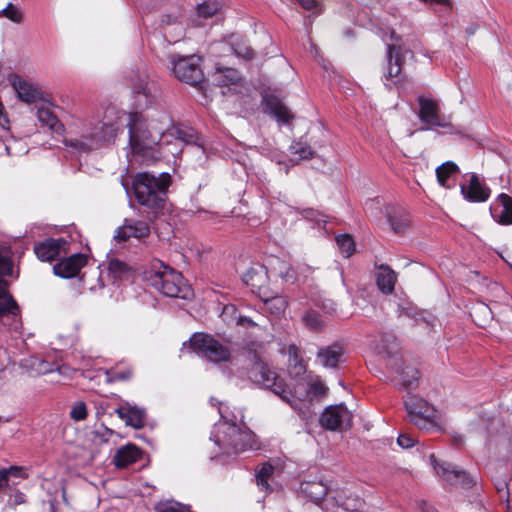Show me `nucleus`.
I'll return each instance as SVG.
<instances>
[{
  "label": "nucleus",
  "instance_id": "1",
  "mask_svg": "<svg viewBox=\"0 0 512 512\" xmlns=\"http://www.w3.org/2000/svg\"><path fill=\"white\" fill-rule=\"evenodd\" d=\"M169 122V118L164 115L163 125L168 126ZM127 127L133 154L141 157L146 163L168 154H204L201 145H192V131H186L178 126L171 125L166 129L156 127L153 121L148 122L142 114L134 112L128 115Z\"/></svg>",
  "mask_w": 512,
  "mask_h": 512
},
{
  "label": "nucleus",
  "instance_id": "2",
  "mask_svg": "<svg viewBox=\"0 0 512 512\" xmlns=\"http://www.w3.org/2000/svg\"><path fill=\"white\" fill-rule=\"evenodd\" d=\"M64 138L65 147L73 154H86L112 141L119 130L116 122L96 119H77Z\"/></svg>",
  "mask_w": 512,
  "mask_h": 512
},
{
  "label": "nucleus",
  "instance_id": "3",
  "mask_svg": "<svg viewBox=\"0 0 512 512\" xmlns=\"http://www.w3.org/2000/svg\"><path fill=\"white\" fill-rule=\"evenodd\" d=\"M211 403L219 405L218 412L221 418L214 426L211 439L223 454L233 456L248 450L259 449V443L254 433L247 427L237 426L234 422L236 416L230 417L226 405L220 402L214 403V398H211Z\"/></svg>",
  "mask_w": 512,
  "mask_h": 512
},
{
  "label": "nucleus",
  "instance_id": "4",
  "mask_svg": "<svg viewBox=\"0 0 512 512\" xmlns=\"http://www.w3.org/2000/svg\"><path fill=\"white\" fill-rule=\"evenodd\" d=\"M262 345L259 342H252L242 348L245 358L251 363L247 372L248 378L255 384L270 389L293 409L299 407V403L291 397L292 391L261 359L259 351Z\"/></svg>",
  "mask_w": 512,
  "mask_h": 512
},
{
  "label": "nucleus",
  "instance_id": "5",
  "mask_svg": "<svg viewBox=\"0 0 512 512\" xmlns=\"http://www.w3.org/2000/svg\"><path fill=\"white\" fill-rule=\"evenodd\" d=\"M170 184L171 176L168 173L155 175L150 172H142L133 178L132 190L135 199L141 206L157 212L165 207Z\"/></svg>",
  "mask_w": 512,
  "mask_h": 512
},
{
  "label": "nucleus",
  "instance_id": "6",
  "mask_svg": "<svg viewBox=\"0 0 512 512\" xmlns=\"http://www.w3.org/2000/svg\"><path fill=\"white\" fill-rule=\"evenodd\" d=\"M145 277L151 286L168 297L188 299L192 295V290L182 274L162 261H153L145 272Z\"/></svg>",
  "mask_w": 512,
  "mask_h": 512
},
{
  "label": "nucleus",
  "instance_id": "7",
  "mask_svg": "<svg viewBox=\"0 0 512 512\" xmlns=\"http://www.w3.org/2000/svg\"><path fill=\"white\" fill-rule=\"evenodd\" d=\"M404 405L409 421L420 430L434 431L441 428L440 415L437 410L423 398L407 394Z\"/></svg>",
  "mask_w": 512,
  "mask_h": 512
},
{
  "label": "nucleus",
  "instance_id": "8",
  "mask_svg": "<svg viewBox=\"0 0 512 512\" xmlns=\"http://www.w3.org/2000/svg\"><path fill=\"white\" fill-rule=\"evenodd\" d=\"M386 366L392 376V380L400 389L413 388L419 378L418 370L407 364L399 354V345L393 340L391 348H386Z\"/></svg>",
  "mask_w": 512,
  "mask_h": 512
},
{
  "label": "nucleus",
  "instance_id": "9",
  "mask_svg": "<svg viewBox=\"0 0 512 512\" xmlns=\"http://www.w3.org/2000/svg\"><path fill=\"white\" fill-rule=\"evenodd\" d=\"M189 344L199 357L209 362H227L231 358L230 349L210 334L195 333L190 338Z\"/></svg>",
  "mask_w": 512,
  "mask_h": 512
},
{
  "label": "nucleus",
  "instance_id": "10",
  "mask_svg": "<svg viewBox=\"0 0 512 512\" xmlns=\"http://www.w3.org/2000/svg\"><path fill=\"white\" fill-rule=\"evenodd\" d=\"M200 61L201 58L196 55L174 57L171 59L172 73L182 82L197 85L204 77Z\"/></svg>",
  "mask_w": 512,
  "mask_h": 512
},
{
  "label": "nucleus",
  "instance_id": "11",
  "mask_svg": "<svg viewBox=\"0 0 512 512\" xmlns=\"http://www.w3.org/2000/svg\"><path fill=\"white\" fill-rule=\"evenodd\" d=\"M327 390V386L318 377L309 382L301 380L296 383L293 389H291V397L296 400V403H299V407L296 410L302 415V418H307L302 408L306 406L308 398L322 397L327 393Z\"/></svg>",
  "mask_w": 512,
  "mask_h": 512
},
{
  "label": "nucleus",
  "instance_id": "12",
  "mask_svg": "<svg viewBox=\"0 0 512 512\" xmlns=\"http://www.w3.org/2000/svg\"><path fill=\"white\" fill-rule=\"evenodd\" d=\"M461 195L472 203L485 202L490 197V189L476 173H466L459 184Z\"/></svg>",
  "mask_w": 512,
  "mask_h": 512
},
{
  "label": "nucleus",
  "instance_id": "13",
  "mask_svg": "<svg viewBox=\"0 0 512 512\" xmlns=\"http://www.w3.org/2000/svg\"><path fill=\"white\" fill-rule=\"evenodd\" d=\"M320 423L328 430L349 429L352 425V414L343 404L332 405L323 411Z\"/></svg>",
  "mask_w": 512,
  "mask_h": 512
},
{
  "label": "nucleus",
  "instance_id": "14",
  "mask_svg": "<svg viewBox=\"0 0 512 512\" xmlns=\"http://www.w3.org/2000/svg\"><path fill=\"white\" fill-rule=\"evenodd\" d=\"M419 118L429 127H448L449 123L441 116L440 107L432 98L419 97Z\"/></svg>",
  "mask_w": 512,
  "mask_h": 512
},
{
  "label": "nucleus",
  "instance_id": "15",
  "mask_svg": "<svg viewBox=\"0 0 512 512\" xmlns=\"http://www.w3.org/2000/svg\"><path fill=\"white\" fill-rule=\"evenodd\" d=\"M150 233L151 229L148 222L137 219H125L123 225L116 230L114 238L118 242H124L130 238L144 240Z\"/></svg>",
  "mask_w": 512,
  "mask_h": 512
},
{
  "label": "nucleus",
  "instance_id": "16",
  "mask_svg": "<svg viewBox=\"0 0 512 512\" xmlns=\"http://www.w3.org/2000/svg\"><path fill=\"white\" fill-rule=\"evenodd\" d=\"M68 242L64 238H47L34 246L37 258L42 262H52L66 250Z\"/></svg>",
  "mask_w": 512,
  "mask_h": 512
},
{
  "label": "nucleus",
  "instance_id": "17",
  "mask_svg": "<svg viewBox=\"0 0 512 512\" xmlns=\"http://www.w3.org/2000/svg\"><path fill=\"white\" fill-rule=\"evenodd\" d=\"M431 463L434 467L436 474L448 485L455 486L458 483L456 478H461L462 483H472L473 478L464 470H459L451 464L445 462H438L434 454L430 455Z\"/></svg>",
  "mask_w": 512,
  "mask_h": 512
},
{
  "label": "nucleus",
  "instance_id": "18",
  "mask_svg": "<svg viewBox=\"0 0 512 512\" xmlns=\"http://www.w3.org/2000/svg\"><path fill=\"white\" fill-rule=\"evenodd\" d=\"M8 81L17 94V97L25 103H35L42 98L41 91L31 82L17 74H10Z\"/></svg>",
  "mask_w": 512,
  "mask_h": 512
},
{
  "label": "nucleus",
  "instance_id": "19",
  "mask_svg": "<svg viewBox=\"0 0 512 512\" xmlns=\"http://www.w3.org/2000/svg\"><path fill=\"white\" fill-rule=\"evenodd\" d=\"M133 92L135 93L137 108L140 109L147 108L154 103L158 97L157 85L147 78L139 79L133 85Z\"/></svg>",
  "mask_w": 512,
  "mask_h": 512
},
{
  "label": "nucleus",
  "instance_id": "20",
  "mask_svg": "<svg viewBox=\"0 0 512 512\" xmlns=\"http://www.w3.org/2000/svg\"><path fill=\"white\" fill-rule=\"evenodd\" d=\"M115 413L125 421L127 426L140 429L145 425L146 411L135 404L124 402L115 409Z\"/></svg>",
  "mask_w": 512,
  "mask_h": 512
},
{
  "label": "nucleus",
  "instance_id": "21",
  "mask_svg": "<svg viewBox=\"0 0 512 512\" xmlns=\"http://www.w3.org/2000/svg\"><path fill=\"white\" fill-rule=\"evenodd\" d=\"M492 218L499 224L512 225V198L501 193L490 206Z\"/></svg>",
  "mask_w": 512,
  "mask_h": 512
},
{
  "label": "nucleus",
  "instance_id": "22",
  "mask_svg": "<svg viewBox=\"0 0 512 512\" xmlns=\"http://www.w3.org/2000/svg\"><path fill=\"white\" fill-rule=\"evenodd\" d=\"M87 258L81 253H76L54 265L55 275L62 278L75 277L80 269L86 264Z\"/></svg>",
  "mask_w": 512,
  "mask_h": 512
},
{
  "label": "nucleus",
  "instance_id": "23",
  "mask_svg": "<svg viewBox=\"0 0 512 512\" xmlns=\"http://www.w3.org/2000/svg\"><path fill=\"white\" fill-rule=\"evenodd\" d=\"M388 68L385 77L387 79L397 78L402 69V58L406 54L412 56V52L407 49H402L400 45L396 43L388 44Z\"/></svg>",
  "mask_w": 512,
  "mask_h": 512
},
{
  "label": "nucleus",
  "instance_id": "24",
  "mask_svg": "<svg viewBox=\"0 0 512 512\" xmlns=\"http://www.w3.org/2000/svg\"><path fill=\"white\" fill-rule=\"evenodd\" d=\"M269 271L275 276L280 277L286 283L298 281V273L286 261L278 257H270L267 261Z\"/></svg>",
  "mask_w": 512,
  "mask_h": 512
},
{
  "label": "nucleus",
  "instance_id": "25",
  "mask_svg": "<svg viewBox=\"0 0 512 512\" xmlns=\"http://www.w3.org/2000/svg\"><path fill=\"white\" fill-rule=\"evenodd\" d=\"M141 457L142 451L135 444H127L116 451L113 463L117 468H125L139 461Z\"/></svg>",
  "mask_w": 512,
  "mask_h": 512
},
{
  "label": "nucleus",
  "instance_id": "26",
  "mask_svg": "<svg viewBox=\"0 0 512 512\" xmlns=\"http://www.w3.org/2000/svg\"><path fill=\"white\" fill-rule=\"evenodd\" d=\"M19 311V306L13 297L6 290H0V320L11 315L14 318L11 328L15 331L21 326L20 320L16 319Z\"/></svg>",
  "mask_w": 512,
  "mask_h": 512
},
{
  "label": "nucleus",
  "instance_id": "27",
  "mask_svg": "<svg viewBox=\"0 0 512 512\" xmlns=\"http://www.w3.org/2000/svg\"><path fill=\"white\" fill-rule=\"evenodd\" d=\"M265 112L272 115L279 123L288 124L293 115L291 111L276 97L265 98Z\"/></svg>",
  "mask_w": 512,
  "mask_h": 512
},
{
  "label": "nucleus",
  "instance_id": "28",
  "mask_svg": "<svg viewBox=\"0 0 512 512\" xmlns=\"http://www.w3.org/2000/svg\"><path fill=\"white\" fill-rule=\"evenodd\" d=\"M269 272V265L256 264L243 274V281L253 289H260L266 284Z\"/></svg>",
  "mask_w": 512,
  "mask_h": 512
},
{
  "label": "nucleus",
  "instance_id": "29",
  "mask_svg": "<svg viewBox=\"0 0 512 512\" xmlns=\"http://www.w3.org/2000/svg\"><path fill=\"white\" fill-rule=\"evenodd\" d=\"M376 284L384 294L393 292L397 281L396 273L388 265H380L375 273Z\"/></svg>",
  "mask_w": 512,
  "mask_h": 512
},
{
  "label": "nucleus",
  "instance_id": "30",
  "mask_svg": "<svg viewBox=\"0 0 512 512\" xmlns=\"http://www.w3.org/2000/svg\"><path fill=\"white\" fill-rule=\"evenodd\" d=\"M459 171L458 166L453 161H447L436 168V177L438 183L446 188L454 187V178Z\"/></svg>",
  "mask_w": 512,
  "mask_h": 512
},
{
  "label": "nucleus",
  "instance_id": "31",
  "mask_svg": "<svg viewBox=\"0 0 512 512\" xmlns=\"http://www.w3.org/2000/svg\"><path fill=\"white\" fill-rule=\"evenodd\" d=\"M228 44L236 57L240 59L251 60L255 55L254 50L248 45L247 39L242 35H231Z\"/></svg>",
  "mask_w": 512,
  "mask_h": 512
},
{
  "label": "nucleus",
  "instance_id": "32",
  "mask_svg": "<svg viewBox=\"0 0 512 512\" xmlns=\"http://www.w3.org/2000/svg\"><path fill=\"white\" fill-rule=\"evenodd\" d=\"M36 116L38 121L52 132L60 134L64 131L63 124L50 109L40 107L36 111Z\"/></svg>",
  "mask_w": 512,
  "mask_h": 512
},
{
  "label": "nucleus",
  "instance_id": "33",
  "mask_svg": "<svg viewBox=\"0 0 512 512\" xmlns=\"http://www.w3.org/2000/svg\"><path fill=\"white\" fill-rule=\"evenodd\" d=\"M388 222L396 234H403L410 226V217L404 210H393L387 214Z\"/></svg>",
  "mask_w": 512,
  "mask_h": 512
},
{
  "label": "nucleus",
  "instance_id": "34",
  "mask_svg": "<svg viewBox=\"0 0 512 512\" xmlns=\"http://www.w3.org/2000/svg\"><path fill=\"white\" fill-rule=\"evenodd\" d=\"M341 356L342 350L338 346L321 348L317 354L318 360L326 368H336Z\"/></svg>",
  "mask_w": 512,
  "mask_h": 512
},
{
  "label": "nucleus",
  "instance_id": "35",
  "mask_svg": "<svg viewBox=\"0 0 512 512\" xmlns=\"http://www.w3.org/2000/svg\"><path fill=\"white\" fill-rule=\"evenodd\" d=\"M239 80L240 73L233 68H217L213 74V82L220 87L236 84Z\"/></svg>",
  "mask_w": 512,
  "mask_h": 512
},
{
  "label": "nucleus",
  "instance_id": "36",
  "mask_svg": "<svg viewBox=\"0 0 512 512\" xmlns=\"http://www.w3.org/2000/svg\"><path fill=\"white\" fill-rule=\"evenodd\" d=\"M108 272L114 280L128 279L132 274L131 267L117 258L108 260Z\"/></svg>",
  "mask_w": 512,
  "mask_h": 512
},
{
  "label": "nucleus",
  "instance_id": "37",
  "mask_svg": "<svg viewBox=\"0 0 512 512\" xmlns=\"http://www.w3.org/2000/svg\"><path fill=\"white\" fill-rule=\"evenodd\" d=\"M302 493L311 501L318 502L327 493V488L322 482H306L301 485Z\"/></svg>",
  "mask_w": 512,
  "mask_h": 512
},
{
  "label": "nucleus",
  "instance_id": "38",
  "mask_svg": "<svg viewBox=\"0 0 512 512\" xmlns=\"http://www.w3.org/2000/svg\"><path fill=\"white\" fill-rule=\"evenodd\" d=\"M104 375L107 383L126 381L132 377L133 370L130 366L116 365L111 369L105 370Z\"/></svg>",
  "mask_w": 512,
  "mask_h": 512
},
{
  "label": "nucleus",
  "instance_id": "39",
  "mask_svg": "<svg viewBox=\"0 0 512 512\" xmlns=\"http://www.w3.org/2000/svg\"><path fill=\"white\" fill-rule=\"evenodd\" d=\"M264 305L272 315L280 316L288 306V299L283 295H275L264 299Z\"/></svg>",
  "mask_w": 512,
  "mask_h": 512
},
{
  "label": "nucleus",
  "instance_id": "40",
  "mask_svg": "<svg viewBox=\"0 0 512 512\" xmlns=\"http://www.w3.org/2000/svg\"><path fill=\"white\" fill-rule=\"evenodd\" d=\"M2 147L5 153L11 156L21 155L27 152L26 144L13 136L6 137L2 142Z\"/></svg>",
  "mask_w": 512,
  "mask_h": 512
},
{
  "label": "nucleus",
  "instance_id": "41",
  "mask_svg": "<svg viewBox=\"0 0 512 512\" xmlns=\"http://www.w3.org/2000/svg\"><path fill=\"white\" fill-rule=\"evenodd\" d=\"M302 320L305 326L311 331H319L324 325L321 315L314 310L306 311L303 314Z\"/></svg>",
  "mask_w": 512,
  "mask_h": 512
},
{
  "label": "nucleus",
  "instance_id": "42",
  "mask_svg": "<svg viewBox=\"0 0 512 512\" xmlns=\"http://www.w3.org/2000/svg\"><path fill=\"white\" fill-rule=\"evenodd\" d=\"M30 368L34 375H45L55 371V363H50L45 359L35 358L31 360Z\"/></svg>",
  "mask_w": 512,
  "mask_h": 512
},
{
  "label": "nucleus",
  "instance_id": "43",
  "mask_svg": "<svg viewBox=\"0 0 512 512\" xmlns=\"http://www.w3.org/2000/svg\"><path fill=\"white\" fill-rule=\"evenodd\" d=\"M273 474V466L269 463H265L261 466L260 469L256 472V481L257 485L265 491H268L270 489V486L268 484V479Z\"/></svg>",
  "mask_w": 512,
  "mask_h": 512
},
{
  "label": "nucleus",
  "instance_id": "44",
  "mask_svg": "<svg viewBox=\"0 0 512 512\" xmlns=\"http://www.w3.org/2000/svg\"><path fill=\"white\" fill-rule=\"evenodd\" d=\"M220 9V4L216 1H207L198 5L196 16L199 19H207L215 15Z\"/></svg>",
  "mask_w": 512,
  "mask_h": 512
},
{
  "label": "nucleus",
  "instance_id": "45",
  "mask_svg": "<svg viewBox=\"0 0 512 512\" xmlns=\"http://www.w3.org/2000/svg\"><path fill=\"white\" fill-rule=\"evenodd\" d=\"M336 243L339 248V251L345 258H348L353 254L355 250V244L350 235L343 234L337 236Z\"/></svg>",
  "mask_w": 512,
  "mask_h": 512
},
{
  "label": "nucleus",
  "instance_id": "46",
  "mask_svg": "<svg viewBox=\"0 0 512 512\" xmlns=\"http://www.w3.org/2000/svg\"><path fill=\"white\" fill-rule=\"evenodd\" d=\"M69 416L75 422L85 420L88 416V410H87L86 403L83 401H76L71 406Z\"/></svg>",
  "mask_w": 512,
  "mask_h": 512
},
{
  "label": "nucleus",
  "instance_id": "47",
  "mask_svg": "<svg viewBox=\"0 0 512 512\" xmlns=\"http://www.w3.org/2000/svg\"><path fill=\"white\" fill-rule=\"evenodd\" d=\"M290 152L294 155H298V159H309L313 156V151L310 146L306 143L293 142L290 145Z\"/></svg>",
  "mask_w": 512,
  "mask_h": 512
},
{
  "label": "nucleus",
  "instance_id": "48",
  "mask_svg": "<svg viewBox=\"0 0 512 512\" xmlns=\"http://www.w3.org/2000/svg\"><path fill=\"white\" fill-rule=\"evenodd\" d=\"M157 512H191L188 506L175 501L161 502L156 506Z\"/></svg>",
  "mask_w": 512,
  "mask_h": 512
},
{
  "label": "nucleus",
  "instance_id": "49",
  "mask_svg": "<svg viewBox=\"0 0 512 512\" xmlns=\"http://www.w3.org/2000/svg\"><path fill=\"white\" fill-rule=\"evenodd\" d=\"M0 16H4L14 23H20L23 19L21 10L11 3L0 11Z\"/></svg>",
  "mask_w": 512,
  "mask_h": 512
},
{
  "label": "nucleus",
  "instance_id": "50",
  "mask_svg": "<svg viewBox=\"0 0 512 512\" xmlns=\"http://www.w3.org/2000/svg\"><path fill=\"white\" fill-rule=\"evenodd\" d=\"M1 471L5 474L6 485H8V478L10 476L22 479L28 478L27 469L22 466H10L8 468H1Z\"/></svg>",
  "mask_w": 512,
  "mask_h": 512
},
{
  "label": "nucleus",
  "instance_id": "51",
  "mask_svg": "<svg viewBox=\"0 0 512 512\" xmlns=\"http://www.w3.org/2000/svg\"><path fill=\"white\" fill-rule=\"evenodd\" d=\"M12 270L13 265L9 256V252L6 250H0V274L11 275Z\"/></svg>",
  "mask_w": 512,
  "mask_h": 512
},
{
  "label": "nucleus",
  "instance_id": "52",
  "mask_svg": "<svg viewBox=\"0 0 512 512\" xmlns=\"http://www.w3.org/2000/svg\"><path fill=\"white\" fill-rule=\"evenodd\" d=\"M113 434L114 431L112 429L103 425L94 431V437L102 443L108 442Z\"/></svg>",
  "mask_w": 512,
  "mask_h": 512
},
{
  "label": "nucleus",
  "instance_id": "53",
  "mask_svg": "<svg viewBox=\"0 0 512 512\" xmlns=\"http://www.w3.org/2000/svg\"><path fill=\"white\" fill-rule=\"evenodd\" d=\"M397 443L400 447L408 449L414 446L415 440L410 435L402 433L398 436Z\"/></svg>",
  "mask_w": 512,
  "mask_h": 512
},
{
  "label": "nucleus",
  "instance_id": "54",
  "mask_svg": "<svg viewBox=\"0 0 512 512\" xmlns=\"http://www.w3.org/2000/svg\"><path fill=\"white\" fill-rule=\"evenodd\" d=\"M162 23H166L167 26L175 25V30H177L176 37L179 38L183 35V27L181 23H178L176 18H172L171 16H166L165 19L162 20Z\"/></svg>",
  "mask_w": 512,
  "mask_h": 512
},
{
  "label": "nucleus",
  "instance_id": "55",
  "mask_svg": "<svg viewBox=\"0 0 512 512\" xmlns=\"http://www.w3.org/2000/svg\"><path fill=\"white\" fill-rule=\"evenodd\" d=\"M55 371H57L60 375L71 378L76 369H72L66 365H59L55 363Z\"/></svg>",
  "mask_w": 512,
  "mask_h": 512
},
{
  "label": "nucleus",
  "instance_id": "56",
  "mask_svg": "<svg viewBox=\"0 0 512 512\" xmlns=\"http://www.w3.org/2000/svg\"><path fill=\"white\" fill-rule=\"evenodd\" d=\"M26 502V496L24 493L17 491L10 498V505L15 507L17 505L24 504Z\"/></svg>",
  "mask_w": 512,
  "mask_h": 512
},
{
  "label": "nucleus",
  "instance_id": "57",
  "mask_svg": "<svg viewBox=\"0 0 512 512\" xmlns=\"http://www.w3.org/2000/svg\"><path fill=\"white\" fill-rule=\"evenodd\" d=\"M304 217H306L307 219L309 220H315L317 222H320V221H323L325 222L324 219H320L319 217L323 218L324 216L321 215L320 213L314 211L313 209H307L304 211Z\"/></svg>",
  "mask_w": 512,
  "mask_h": 512
},
{
  "label": "nucleus",
  "instance_id": "58",
  "mask_svg": "<svg viewBox=\"0 0 512 512\" xmlns=\"http://www.w3.org/2000/svg\"><path fill=\"white\" fill-rule=\"evenodd\" d=\"M299 4L306 10H312L317 6L315 0H297Z\"/></svg>",
  "mask_w": 512,
  "mask_h": 512
},
{
  "label": "nucleus",
  "instance_id": "59",
  "mask_svg": "<svg viewBox=\"0 0 512 512\" xmlns=\"http://www.w3.org/2000/svg\"><path fill=\"white\" fill-rule=\"evenodd\" d=\"M287 352L291 358H293L295 361L298 359V353L299 349L296 345L291 344L287 348Z\"/></svg>",
  "mask_w": 512,
  "mask_h": 512
},
{
  "label": "nucleus",
  "instance_id": "60",
  "mask_svg": "<svg viewBox=\"0 0 512 512\" xmlns=\"http://www.w3.org/2000/svg\"><path fill=\"white\" fill-rule=\"evenodd\" d=\"M240 325H247V326H256L257 324L249 317L246 316H240L237 321Z\"/></svg>",
  "mask_w": 512,
  "mask_h": 512
},
{
  "label": "nucleus",
  "instance_id": "61",
  "mask_svg": "<svg viewBox=\"0 0 512 512\" xmlns=\"http://www.w3.org/2000/svg\"><path fill=\"white\" fill-rule=\"evenodd\" d=\"M456 480H458V483L455 484V487H461V488H469L475 483L474 480L472 483H462L461 478H456Z\"/></svg>",
  "mask_w": 512,
  "mask_h": 512
},
{
  "label": "nucleus",
  "instance_id": "62",
  "mask_svg": "<svg viewBox=\"0 0 512 512\" xmlns=\"http://www.w3.org/2000/svg\"><path fill=\"white\" fill-rule=\"evenodd\" d=\"M496 488L497 490L500 492V491H503L504 489L507 488V483L505 481H501L499 483L496 484Z\"/></svg>",
  "mask_w": 512,
  "mask_h": 512
},
{
  "label": "nucleus",
  "instance_id": "63",
  "mask_svg": "<svg viewBox=\"0 0 512 512\" xmlns=\"http://www.w3.org/2000/svg\"><path fill=\"white\" fill-rule=\"evenodd\" d=\"M423 512H436V510L433 507H426L423 509Z\"/></svg>",
  "mask_w": 512,
  "mask_h": 512
},
{
  "label": "nucleus",
  "instance_id": "64",
  "mask_svg": "<svg viewBox=\"0 0 512 512\" xmlns=\"http://www.w3.org/2000/svg\"><path fill=\"white\" fill-rule=\"evenodd\" d=\"M194 23H195V25H197V26H198V25H201V22H200V21H196V20H194Z\"/></svg>",
  "mask_w": 512,
  "mask_h": 512
}]
</instances>
